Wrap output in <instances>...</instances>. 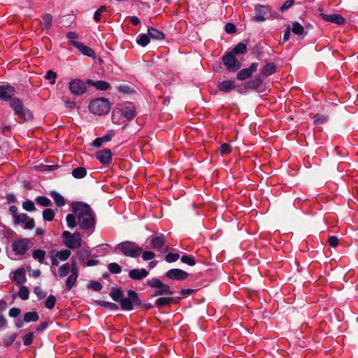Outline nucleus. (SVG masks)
<instances>
[{"label":"nucleus","instance_id":"nucleus-47","mask_svg":"<svg viewBox=\"0 0 358 358\" xmlns=\"http://www.w3.org/2000/svg\"><path fill=\"white\" fill-rule=\"evenodd\" d=\"M23 208L29 212H32L36 210L35 205L34 202L31 200L25 201L22 203Z\"/></svg>","mask_w":358,"mask_h":358},{"label":"nucleus","instance_id":"nucleus-29","mask_svg":"<svg viewBox=\"0 0 358 358\" xmlns=\"http://www.w3.org/2000/svg\"><path fill=\"white\" fill-rule=\"evenodd\" d=\"M52 16L50 14H45L42 16L41 27L43 29H49L52 25Z\"/></svg>","mask_w":358,"mask_h":358},{"label":"nucleus","instance_id":"nucleus-12","mask_svg":"<svg viewBox=\"0 0 358 358\" xmlns=\"http://www.w3.org/2000/svg\"><path fill=\"white\" fill-rule=\"evenodd\" d=\"M95 157L104 166H108L112 163L113 154L109 149L106 148L97 151Z\"/></svg>","mask_w":358,"mask_h":358},{"label":"nucleus","instance_id":"nucleus-61","mask_svg":"<svg viewBox=\"0 0 358 358\" xmlns=\"http://www.w3.org/2000/svg\"><path fill=\"white\" fill-rule=\"evenodd\" d=\"M90 287L94 291H100L102 288V285L99 282L92 281L90 283Z\"/></svg>","mask_w":358,"mask_h":358},{"label":"nucleus","instance_id":"nucleus-23","mask_svg":"<svg viewBox=\"0 0 358 358\" xmlns=\"http://www.w3.org/2000/svg\"><path fill=\"white\" fill-rule=\"evenodd\" d=\"M12 280L13 281H15L17 285L24 284L27 280L24 269V268L17 269L13 273Z\"/></svg>","mask_w":358,"mask_h":358},{"label":"nucleus","instance_id":"nucleus-16","mask_svg":"<svg viewBox=\"0 0 358 358\" xmlns=\"http://www.w3.org/2000/svg\"><path fill=\"white\" fill-rule=\"evenodd\" d=\"M15 93V88L10 85H0V100L10 101L13 99V96Z\"/></svg>","mask_w":358,"mask_h":358},{"label":"nucleus","instance_id":"nucleus-10","mask_svg":"<svg viewBox=\"0 0 358 358\" xmlns=\"http://www.w3.org/2000/svg\"><path fill=\"white\" fill-rule=\"evenodd\" d=\"M29 240L28 238H20L13 241L12 249L15 255H24L29 248Z\"/></svg>","mask_w":358,"mask_h":358},{"label":"nucleus","instance_id":"nucleus-14","mask_svg":"<svg viewBox=\"0 0 358 358\" xmlns=\"http://www.w3.org/2000/svg\"><path fill=\"white\" fill-rule=\"evenodd\" d=\"M166 276L174 280H184L187 278L189 273L180 268H171L166 271Z\"/></svg>","mask_w":358,"mask_h":358},{"label":"nucleus","instance_id":"nucleus-59","mask_svg":"<svg viewBox=\"0 0 358 358\" xmlns=\"http://www.w3.org/2000/svg\"><path fill=\"white\" fill-rule=\"evenodd\" d=\"M294 3L293 0H287L286 1L283 5L280 7V10L281 12H284L287 10H288Z\"/></svg>","mask_w":358,"mask_h":358},{"label":"nucleus","instance_id":"nucleus-24","mask_svg":"<svg viewBox=\"0 0 358 358\" xmlns=\"http://www.w3.org/2000/svg\"><path fill=\"white\" fill-rule=\"evenodd\" d=\"M218 89L220 91L229 93L231 90L236 88L235 81L233 80H223L220 83L218 86Z\"/></svg>","mask_w":358,"mask_h":358},{"label":"nucleus","instance_id":"nucleus-3","mask_svg":"<svg viewBox=\"0 0 358 358\" xmlns=\"http://www.w3.org/2000/svg\"><path fill=\"white\" fill-rule=\"evenodd\" d=\"M10 106L19 119L24 121H29L33 119L31 112L24 106L22 101L19 98L15 97L11 99Z\"/></svg>","mask_w":358,"mask_h":358},{"label":"nucleus","instance_id":"nucleus-2","mask_svg":"<svg viewBox=\"0 0 358 358\" xmlns=\"http://www.w3.org/2000/svg\"><path fill=\"white\" fill-rule=\"evenodd\" d=\"M115 252H121L127 257H137L142 253L143 250L135 242L124 241L116 246Z\"/></svg>","mask_w":358,"mask_h":358},{"label":"nucleus","instance_id":"nucleus-27","mask_svg":"<svg viewBox=\"0 0 358 358\" xmlns=\"http://www.w3.org/2000/svg\"><path fill=\"white\" fill-rule=\"evenodd\" d=\"M148 35H149L150 38H151L152 39L162 40L164 38V33L155 28H153V27L148 28Z\"/></svg>","mask_w":358,"mask_h":358},{"label":"nucleus","instance_id":"nucleus-54","mask_svg":"<svg viewBox=\"0 0 358 358\" xmlns=\"http://www.w3.org/2000/svg\"><path fill=\"white\" fill-rule=\"evenodd\" d=\"M220 150V152L222 155H228L231 152V148L229 143L222 144Z\"/></svg>","mask_w":358,"mask_h":358},{"label":"nucleus","instance_id":"nucleus-51","mask_svg":"<svg viewBox=\"0 0 358 358\" xmlns=\"http://www.w3.org/2000/svg\"><path fill=\"white\" fill-rule=\"evenodd\" d=\"M57 78V73L52 70H49L46 73L45 79L50 80V84L53 85L55 83V79Z\"/></svg>","mask_w":358,"mask_h":358},{"label":"nucleus","instance_id":"nucleus-13","mask_svg":"<svg viewBox=\"0 0 358 358\" xmlns=\"http://www.w3.org/2000/svg\"><path fill=\"white\" fill-rule=\"evenodd\" d=\"M271 9L267 6L256 5L255 8V15L252 17L253 21L260 22L265 20L264 15H267L270 12Z\"/></svg>","mask_w":358,"mask_h":358},{"label":"nucleus","instance_id":"nucleus-41","mask_svg":"<svg viewBox=\"0 0 358 358\" xmlns=\"http://www.w3.org/2000/svg\"><path fill=\"white\" fill-rule=\"evenodd\" d=\"M136 42L139 45H141L142 47H145L150 43V36H149V35L148 36L147 34H141L137 38Z\"/></svg>","mask_w":358,"mask_h":358},{"label":"nucleus","instance_id":"nucleus-18","mask_svg":"<svg viewBox=\"0 0 358 358\" xmlns=\"http://www.w3.org/2000/svg\"><path fill=\"white\" fill-rule=\"evenodd\" d=\"M71 45L78 48L83 55L88 56L92 58L95 57V52L91 48L86 46L76 41H72Z\"/></svg>","mask_w":358,"mask_h":358},{"label":"nucleus","instance_id":"nucleus-1","mask_svg":"<svg viewBox=\"0 0 358 358\" xmlns=\"http://www.w3.org/2000/svg\"><path fill=\"white\" fill-rule=\"evenodd\" d=\"M78 223L81 229H94L96 224L95 214L91 207L86 203H79L73 207Z\"/></svg>","mask_w":358,"mask_h":358},{"label":"nucleus","instance_id":"nucleus-4","mask_svg":"<svg viewBox=\"0 0 358 358\" xmlns=\"http://www.w3.org/2000/svg\"><path fill=\"white\" fill-rule=\"evenodd\" d=\"M88 108L94 115H103L109 112L110 106L108 100L101 97L91 101Z\"/></svg>","mask_w":358,"mask_h":358},{"label":"nucleus","instance_id":"nucleus-11","mask_svg":"<svg viewBox=\"0 0 358 358\" xmlns=\"http://www.w3.org/2000/svg\"><path fill=\"white\" fill-rule=\"evenodd\" d=\"M15 224H24L23 227L25 229H32L35 227L34 220L29 217L26 213H20L18 216L15 217L13 220Z\"/></svg>","mask_w":358,"mask_h":358},{"label":"nucleus","instance_id":"nucleus-53","mask_svg":"<svg viewBox=\"0 0 358 358\" xmlns=\"http://www.w3.org/2000/svg\"><path fill=\"white\" fill-rule=\"evenodd\" d=\"M180 258V255L178 253H169L165 259L167 262L172 263L176 262Z\"/></svg>","mask_w":358,"mask_h":358},{"label":"nucleus","instance_id":"nucleus-26","mask_svg":"<svg viewBox=\"0 0 358 358\" xmlns=\"http://www.w3.org/2000/svg\"><path fill=\"white\" fill-rule=\"evenodd\" d=\"M110 296L116 302H120L124 297V292L121 288L112 287Z\"/></svg>","mask_w":358,"mask_h":358},{"label":"nucleus","instance_id":"nucleus-49","mask_svg":"<svg viewBox=\"0 0 358 358\" xmlns=\"http://www.w3.org/2000/svg\"><path fill=\"white\" fill-rule=\"evenodd\" d=\"M107 10V7L106 6H101L94 14V20L96 22H99L101 19V16L103 13Z\"/></svg>","mask_w":358,"mask_h":358},{"label":"nucleus","instance_id":"nucleus-37","mask_svg":"<svg viewBox=\"0 0 358 358\" xmlns=\"http://www.w3.org/2000/svg\"><path fill=\"white\" fill-rule=\"evenodd\" d=\"M173 301L172 297H160L155 301V306H164L170 304Z\"/></svg>","mask_w":358,"mask_h":358},{"label":"nucleus","instance_id":"nucleus-60","mask_svg":"<svg viewBox=\"0 0 358 358\" xmlns=\"http://www.w3.org/2000/svg\"><path fill=\"white\" fill-rule=\"evenodd\" d=\"M20 309L18 308H12L9 310V316L12 317H17L20 314Z\"/></svg>","mask_w":358,"mask_h":358},{"label":"nucleus","instance_id":"nucleus-34","mask_svg":"<svg viewBox=\"0 0 358 358\" xmlns=\"http://www.w3.org/2000/svg\"><path fill=\"white\" fill-rule=\"evenodd\" d=\"M247 51V46L243 43H238L235 48L230 52L233 53L234 55L239 54H245Z\"/></svg>","mask_w":358,"mask_h":358},{"label":"nucleus","instance_id":"nucleus-8","mask_svg":"<svg viewBox=\"0 0 358 358\" xmlns=\"http://www.w3.org/2000/svg\"><path fill=\"white\" fill-rule=\"evenodd\" d=\"M87 81L79 78L72 79L69 83V90L76 96H81L87 91Z\"/></svg>","mask_w":358,"mask_h":358},{"label":"nucleus","instance_id":"nucleus-32","mask_svg":"<svg viewBox=\"0 0 358 358\" xmlns=\"http://www.w3.org/2000/svg\"><path fill=\"white\" fill-rule=\"evenodd\" d=\"M70 271L71 272V265H70L69 263H66L62 265L58 268V274L61 278L66 276Z\"/></svg>","mask_w":358,"mask_h":358},{"label":"nucleus","instance_id":"nucleus-45","mask_svg":"<svg viewBox=\"0 0 358 358\" xmlns=\"http://www.w3.org/2000/svg\"><path fill=\"white\" fill-rule=\"evenodd\" d=\"M108 269L111 273L118 274L121 273V266L117 263H110L108 265Z\"/></svg>","mask_w":358,"mask_h":358},{"label":"nucleus","instance_id":"nucleus-25","mask_svg":"<svg viewBox=\"0 0 358 358\" xmlns=\"http://www.w3.org/2000/svg\"><path fill=\"white\" fill-rule=\"evenodd\" d=\"M262 83V79L259 77H255L253 79L245 82L243 85L244 87L249 90H256Z\"/></svg>","mask_w":358,"mask_h":358},{"label":"nucleus","instance_id":"nucleus-17","mask_svg":"<svg viewBox=\"0 0 358 358\" xmlns=\"http://www.w3.org/2000/svg\"><path fill=\"white\" fill-rule=\"evenodd\" d=\"M320 16L323 20L326 22H330L338 25L343 24L345 21V18L339 14L327 15L324 13H320Z\"/></svg>","mask_w":358,"mask_h":358},{"label":"nucleus","instance_id":"nucleus-19","mask_svg":"<svg viewBox=\"0 0 358 358\" xmlns=\"http://www.w3.org/2000/svg\"><path fill=\"white\" fill-rule=\"evenodd\" d=\"M149 272L145 268H134L129 271V277L135 280H141L146 278Z\"/></svg>","mask_w":358,"mask_h":358},{"label":"nucleus","instance_id":"nucleus-63","mask_svg":"<svg viewBox=\"0 0 358 358\" xmlns=\"http://www.w3.org/2000/svg\"><path fill=\"white\" fill-rule=\"evenodd\" d=\"M66 37L69 40V44L71 45V41H75L78 38V34L76 32L70 31L67 33Z\"/></svg>","mask_w":358,"mask_h":358},{"label":"nucleus","instance_id":"nucleus-57","mask_svg":"<svg viewBox=\"0 0 358 358\" xmlns=\"http://www.w3.org/2000/svg\"><path fill=\"white\" fill-rule=\"evenodd\" d=\"M224 30L228 34H234L236 31V27L233 23H227L225 25Z\"/></svg>","mask_w":358,"mask_h":358},{"label":"nucleus","instance_id":"nucleus-35","mask_svg":"<svg viewBox=\"0 0 358 358\" xmlns=\"http://www.w3.org/2000/svg\"><path fill=\"white\" fill-rule=\"evenodd\" d=\"M38 319V314L35 311L27 312L24 315V321L26 322H36Z\"/></svg>","mask_w":358,"mask_h":358},{"label":"nucleus","instance_id":"nucleus-20","mask_svg":"<svg viewBox=\"0 0 358 358\" xmlns=\"http://www.w3.org/2000/svg\"><path fill=\"white\" fill-rule=\"evenodd\" d=\"M152 248L160 250L165 245V236L164 234L159 236H152L150 240Z\"/></svg>","mask_w":358,"mask_h":358},{"label":"nucleus","instance_id":"nucleus-55","mask_svg":"<svg viewBox=\"0 0 358 358\" xmlns=\"http://www.w3.org/2000/svg\"><path fill=\"white\" fill-rule=\"evenodd\" d=\"M34 292L38 296V299H40V300L45 298L47 295V293L45 292H44L43 290V289L39 286L36 287L34 288Z\"/></svg>","mask_w":358,"mask_h":358},{"label":"nucleus","instance_id":"nucleus-33","mask_svg":"<svg viewBox=\"0 0 358 358\" xmlns=\"http://www.w3.org/2000/svg\"><path fill=\"white\" fill-rule=\"evenodd\" d=\"M46 252L43 250H35L32 253V257L34 259L38 260L40 263H43L45 259Z\"/></svg>","mask_w":358,"mask_h":358},{"label":"nucleus","instance_id":"nucleus-40","mask_svg":"<svg viewBox=\"0 0 358 358\" xmlns=\"http://www.w3.org/2000/svg\"><path fill=\"white\" fill-rule=\"evenodd\" d=\"M76 214H68L66 217V223L69 227L74 228L77 225Z\"/></svg>","mask_w":358,"mask_h":358},{"label":"nucleus","instance_id":"nucleus-5","mask_svg":"<svg viewBox=\"0 0 358 358\" xmlns=\"http://www.w3.org/2000/svg\"><path fill=\"white\" fill-rule=\"evenodd\" d=\"M62 238L64 245L70 249H78L81 246L82 239L79 232L71 234L69 231H64Z\"/></svg>","mask_w":358,"mask_h":358},{"label":"nucleus","instance_id":"nucleus-22","mask_svg":"<svg viewBox=\"0 0 358 358\" xmlns=\"http://www.w3.org/2000/svg\"><path fill=\"white\" fill-rule=\"evenodd\" d=\"M87 83L100 91H106L110 87V84L104 80L94 81L91 79H87Z\"/></svg>","mask_w":358,"mask_h":358},{"label":"nucleus","instance_id":"nucleus-52","mask_svg":"<svg viewBox=\"0 0 358 358\" xmlns=\"http://www.w3.org/2000/svg\"><path fill=\"white\" fill-rule=\"evenodd\" d=\"M34 339V333L29 332L23 336V343L24 345L28 346L31 345Z\"/></svg>","mask_w":358,"mask_h":358},{"label":"nucleus","instance_id":"nucleus-58","mask_svg":"<svg viewBox=\"0 0 358 358\" xmlns=\"http://www.w3.org/2000/svg\"><path fill=\"white\" fill-rule=\"evenodd\" d=\"M338 242H339L338 238L334 236H330L328 239V243H329V245L331 247H334V248L338 246Z\"/></svg>","mask_w":358,"mask_h":358},{"label":"nucleus","instance_id":"nucleus-62","mask_svg":"<svg viewBox=\"0 0 358 358\" xmlns=\"http://www.w3.org/2000/svg\"><path fill=\"white\" fill-rule=\"evenodd\" d=\"M114 134H115V132L113 131H110L106 135H105L102 137H100V138H101L103 143L108 142V141H111L112 137L114 136Z\"/></svg>","mask_w":358,"mask_h":358},{"label":"nucleus","instance_id":"nucleus-56","mask_svg":"<svg viewBox=\"0 0 358 358\" xmlns=\"http://www.w3.org/2000/svg\"><path fill=\"white\" fill-rule=\"evenodd\" d=\"M141 254H142V258L145 261L152 259L155 257V252H153L152 251H145L143 252H142Z\"/></svg>","mask_w":358,"mask_h":358},{"label":"nucleus","instance_id":"nucleus-31","mask_svg":"<svg viewBox=\"0 0 358 358\" xmlns=\"http://www.w3.org/2000/svg\"><path fill=\"white\" fill-rule=\"evenodd\" d=\"M72 176L76 179H81L86 176L87 170L84 167H77L72 170Z\"/></svg>","mask_w":358,"mask_h":358},{"label":"nucleus","instance_id":"nucleus-36","mask_svg":"<svg viewBox=\"0 0 358 358\" xmlns=\"http://www.w3.org/2000/svg\"><path fill=\"white\" fill-rule=\"evenodd\" d=\"M55 213L51 208H46L43 211V219L44 221L51 222L54 220Z\"/></svg>","mask_w":358,"mask_h":358},{"label":"nucleus","instance_id":"nucleus-9","mask_svg":"<svg viewBox=\"0 0 358 358\" xmlns=\"http://www.w3.org/2000/svg\"><path fill=\"white\" fill-rule=\"evenodd\" d=\"M222 62L229 71L235 72L240 68V62L230 52L222 57Z\"/></svg>","mask_w":358,"mask_h":358},{"label":"nucleus","instance_id":"nucleus-42","mask_svg":"<svg viewBox=\"0 0 358 358\" xmlns=\"http://www.w3.org/2000/svg\"><path fill=\"white\" fill-rule=\"evenodd\" d=\"M71 251L69 250H64L57 252L56 253V257L59 259L61 261H65L69 258L71 256Z\"/></svg>","mask_w":358,"mask_h":358},{"label":"nucleus","instance_id":"nucleus-6","mask_svg":"<svg viewBox=\"0 0 358 358\" xmlns=\"http://www.w3.org/2000/svg\"><path fill=\"white\" fill-rule=\"evenodd\" d=\"M146 284L148 287L157 289L152 294V296L159 295H172L173 294L170 287L168 285L163 283L159 279H150L147 280Z\"/></svg>","mask_w":358,"mask_h":358},{"label":"nucleus","instance_id":"nucleus-7","mask_svg":"<svg viewBox=\"0 0 358 358\" xmlns=\"http://www.w3.org/2000/svg\"><path fill=\"white\" fill-rule=\"evenodd\" d=\"M122 309L124 310H131L134 306H141V301L138 294L134 290H129L127 297H123L120 302Z\"/></svg>","mask_w":358,"mask_h":358},{"label":"nucleus","instance_id":"nucleus-38","mask_svg":"<svg viewBox=\"0 0 358 358\" xmlns=\"http://www.w3.org/2000/svg\"><path fill=\"white\" fill-rule=\"evenodd\" d=\"M252 76V73L248 70V69H241L238 73H237V79L239 80H245L247 78H250Z\"/></svg>","mask_w":358,"mask_h":358},{"label":"nucleus","instance_id":"nucleus-43","mask_svg":"<svg viewBox=\"0 0 358 358\" xmlns=\"http://www.w3.org/2000/svg\"><path fill=\"white\" fill-rule=\"evenodd\" d=\"M292 30L294 34L301 35L304 31V28L299 22H295L292 24Z\"/></svg>","mask_w":358,"mask_h":358},{"label":"nucleus","instance_id":"nucleus-50","mask_svg":"<svg viewBox=\"0 0 358 358\" xmlns=\"http://www.w3.org/2000/svg\"><path fill=\"white\" fill-rule=\"evenodd\" d=\"M16 338H17V334H13L11 335H10L9 336L5 338L4 340H3L4 345L6 347L10 346L14 343V341H15Z\"/></svg>","mask_w":358,"mask_h":358},{"label":"nucleus","instance_id":"nucleus-28","mask_svg":"<svg viewBox=\"0 0 358 358\" xmlns=\"http://www.w3.org/2000/svg\"><path fill=\"white\" fill-rule=\"evenodd\" d=\"M50 196L54 199L57 206L61 207L65 205L64 198L56 191H51Z\"/></svg>","mask_w":358,"mask_h":358},{"label":"nucleus","instance_id":"nucleus-44","mask_svg":"<svg viewBox=\"0 0 358 358\" xmlns=\"http://www.w3.org/2000/svg\"><path fill=\"white\" fill-rule=\"evenodd\" d=\"M29 296V291L25 286H22L18 292V296L22 300H27Z\"/></svg>","mask_w":358,"mask_h":358},{"label":"nucleus","instance_id":"nucleus-39","mask_svg":"<svg viewBox=\"0 0 358 358\" xmlns=\"http://www.w3.org/2000/svg\"><path fill=\"white\" fill-rule=\"evenodd\" d=\"M37 204L44 207H48L51 205V201L46 196H39L36 198Z\"/></svg>","mask_w":358,"mask_h":358},{"label":"nucleus","instance_id":"nucleus-21","mask_svg":"<svg viewBox=\"0 0 358 358\" xmlns=\"http://www.w3.org/2000/svg\"><path fill=\"white\" fill-rule=\"evenodd\" d=\"M136 115L135 108L132 106H125L121 109V117L123 121H128L134 119Z\"/></svg>","mask_w":358,"mask_h":358},{"label":"nucleus","instance_id":"nucleus-48","mask_svg":"<svg viewBox=\"0 0 358 358\" xmlns=\"http://www.w3.org/2000/svg\"><path fill=\"white\" fill-rule=\"evenodd\" d=\"M181 262L184 264H187L189 266H194L196 264L194 258L189 255H183L180 259Z\"/></svg>","mask_w":358,"mask_h":358},{"label":"nucleus","instance_id":"nucleus-30","mask_svg":"<svg viewBox=\"0 0 358 358\" xmlns=\"http://www.w3.org/2000/svg\"><path fill=\"white\" fill-rule=\"evenodd\" d=\"M276 71V66L274 63L271 62L266 64L262 70V74L265 76H269Z\"/></svg>","mask_w":358,"mask_h":358},{"label":"nucleus","instance_id":"nucleus-46","mask_svg":"<svg viewBox=\"0 0 358 358\" xmlns=\"http://www.w3.org/2000/svg\"><path fill=\"white\" fill-rule=\"evenodd\" d=\"M56 303V298L53 295H50L45 301V306L48 309H52Z\"/></svg>","mask_w":358,"mask_h":358},{"label":"nucleus","instance_id":"nucleus-64","mask_svg":"<svg viewBox=\"0 0 358 358\" xmlns=\"http://www.w3.org/2000/svg\"><path fill=\"white\" fill-rule=\"evenodd\" d=\"M9 211L11 213L13 220L15 219L16 216L19 215V214H17V207L15 206H10L9 208Z\"/></svg>","mask_w":358,"mask_h":358},{"label":"nucleus","instance_id":"nucleus-15","mask_svg":"<svg viewBox=\"0 0 358 358\" xmlns=\"http://www.w3.org/2000/svg\"><path fill=\"white\" fill-rule=\"evenodd\" d=\"M78 276V269L76 266L75 259H73L71 263V274L67 278L66 280V289L71 290L73 285L76 284Z\"/></svg>","mask_w":358,"mask_h":358}]
</instances>
